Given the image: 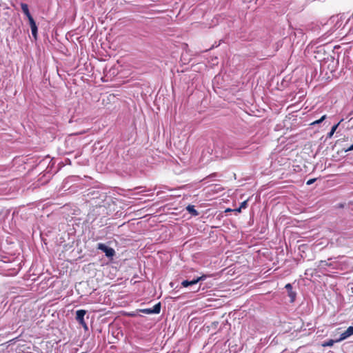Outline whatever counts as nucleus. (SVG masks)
Segmentation results:
<instances>
[{
	"mask_svg": "<svg viewBox=\"0 0 353 353\" xmlns=\"http://www.w3.org/2000/svg\"><path fill=\"white\" fill-rule=\"evenodd\" d=\"M86 314V311L84 310H79L76 312V320L78 321V323L82 325L83 329L85 331L88 330V327L87 325V323L85 322L84 316Z\"/></svg>",
	"mask_w": 353,
	"mask_h": 353,
	"instance_id": "1",
	"label": "nucleus"
},
{
	"mask_svg": "<svg viewBox=\"0 0 353 353\" xmlns=\"http://www.w3.org/2000/svg\"><path fill=\"white\" fill-rule=\"evenodd\" d=\"M207 278V276L205 274H203L201 276H196L194 277L192 280H185L183 281L181 283V285L184 288H187L188 286H193L194 285H196L199 281H204Z\"/></svg>",
	"mask_w": 353,
	"mask_h": 353,
	"instance_id": "2",
	"label": "nucleus"
},
{
	"mask_svg": "<svg viewBox=\"0 0 353 353\" xmlns=\"http://www.w3.org/2000/svg\"><path fill=\"white\" fill-rule=\"evenodd\" d=\"M97 249L103 251L107 257H113L115 254V251L113 248L107 246L104 243H99L97 245Z\"/></svg>",
	"mask_w": 353,
	"mask_h": 353,
	"instance_id": "3",
	"label": "nucleus"
},
{
	"mask_svg": "<svg viewBox=\"0 0 353 353\" xmlns=\"http://www.w3.org/2000/svg\"><path fill=\"white\" fill-rule=\"evenodd\" d=\"M140 312L146 314H159L161 312V303L155 304L152 308L141 309Z\"/></svg>",
	"mask_w": 353,
	"mask_h": 353,
	"instance_id": "4",
	"label": "nucleus"
},
{
	"mask_svg": "<svg viewBox=\"0 0 353 353\" xmlns=\"http://www.w3.org/2000/svg\"><path fill=\"white\" fill-rule=\"evenodd\" d=\"M330 23H334V30L338 29L342 26L343 22L341 21V17H339V16H333L330 19Z\"/></svg>",
	"mask_w": 353,
	"mask_h": 353,
	"instance_id": "5",
	"label": "nucleus"
},
{
	"mask_svg": "<svg viewBox=\"0 0 353 353\" xmlns=\"http://www.w3.org/2000/svg\"><path fill=\"white\" fill-rule=\"evenodd\" d=\"M21 8L23 14L28 17L29 22L32 21V19H34L29 11L28 6L26 3H22L21 4Z\"/></svg>",
	"mask_w": 353,
	"mask_h": 353,
	"instance_id": "6",
	"label": "nucleus"
},
{
	"mask_svg": "<svg viewBox=\"0 0 353 353\" xmlns=\"http://www.w3.org/2000/svg\"><path fill=\"white\" fill-rule=\"evenodd\" d=\"M286 290L288 292V296L290 297V302L292 303L294 301L296 298V292L292 291V286L290 283H288L285 285Z\"/></svg>",
	"mask_w": 353,
	"mask_h": 353,
	"instance_id": "7",
	"label": "nucleus"
},
{
	"mask_svg": "<svg viewBox=\"0 0 353 353\" xmlns=\"http://www.w3.org/2000/svg\"><path fill=\"white\" fill-rule=\"evenodd\" d=\"M29 23H30V26L32 34L33 37L34 38V39H37V31H38V28H37V24H36V23H35L34 19H32V21H30Z\"/></svg>",
	"mask_w": 353,
	"mask_h": 353,
	"instance_id": "8",
	"label": "nucleus"
},
{
	"mask_svg": "<svg viewBox=\"0 0 353 353\" xmlns=\"http://www.w3.org/2000/svg\"><path fill=\"white\" fill-rule=\"evenodd\" d=\"M187 211L192 214V216H197L199 214V212L197 210L194 208V205H189L186 207Z\"/></svg>",
	"mask_w": 353,
	"mask_h": 353,
	"instance_id": "9",
	"label": "nucleus"
},
{
	"mask_svg": "<svg viewBox=\"0 0 353 353\" xmlns=\"http://www.w3.org/2000/svg\"><path fill=\"white\" fill-rule=\"evenodd\" d=\"M330 260H332V259H328L327 261H320L319 267L323 268L325 266H333L334 268L335 266L334 265L329 263Z\"/></svg>",
	"mask_w": 353,
	"mask_h": 353,
	"instance_id": "10",
	"label": "nucleus"
},
{
	"mask_svg": "<svg viewBox=\"0 0 353 353\" xmlns=\"http://www.w3.org/2000/svg\"><path fill=\"white\" fill-rule=\"evenodd\" d=\"M340 123H341V121L339 122L338 123H336V125H334L332 127L331 130L328 132V134L327 135V138H331L333 136V134L336 132L337 128L339 127Z\"/></svg>",
	"mask_w": 353,
	"mask_h": 353,
	"instance_id": "11",
	"label": "nucleus"
},
{
	"mask_svg": "<svg viewBox=\"0 0 353 353\" xmlns=\"http://www.w3.org/2000/svg\"><path fill=\"white\" fill-rule=\"evenodd\" d=\"M350 336L347 334V332L345 331L344 332H343L339 339H336V342H341L345 339H346L347 338H348Z\"/></svg>",
	"mask_w": 353,
	"mask_h": 353,
	"instance_id": "12",
	"label": "nucleus"
},
{
	"mask_svg": "<svg viewBox=\"0 0 353 353\" xmlns=\"http://www.w3.org/2000/svg\"><path fill=\"white\" fill-rule=\"evenodd\" d=\"M334 343H337V342L336 341H334V340L329 339V340H327V341H325L323 344V346H324V347H326V346L331 347V346H332L334 345Z\"/></svg>",
	"mask_w": 353,
	"mask_h": 353,
	"instance_id": "13",
	"label": "nucleus"
},
{
	"mask_svg": "<svg viewBox=\"0 0 353 353\" xmlns=\"http://www.w3.org/2000/svg\"><path fill=\"white\" fill-rule=\"evenodd\" d=\"M325 118H326V115H323L319 119L311 123V125H314L316 124H319V123H322L325 119Z\"/></svg>",
	"mask_w": 353,
	"mask_h": 353,
	"instance_id": "14",
	"label": "nucleus"
},
{
	"mask_svg": "<svg viewBox=\"0 0 353 353\" xmlns=\"http://www.w3.org/2000/svg\"><path fill=\"white\" fill-rule=\"evenodd\" d=\"M345 332H347V334L350 336L353 334V326H350L346 330Z\"/></svg>",
	"mask_w": 353,
	"mask_h": 353,
	"instance_id": "15",
	"label": "nucleus"
},
{
	"mask_svg": "<svg viewBox=\"0 0 353 353\" xmlns=\"http://www.w3.org/2000/svg\"><path fill=\"white\" fill-rule=\"evenodd\" d=\"M248 201H244L240 204V208L245 209L247 208Z\"/></svg>",
	"mask_w": 353,
	"mask_h": 353,
	"instance_id": "16",
	"label": "nucleus"
},
{
	"mask_svg": "<svg viewBox=\"0 0 353 353\" xmlns=\"http://www.w3.org/2000/svg\"><path fill=\"white\" fill-rule=\"evenodd\" d=\"M315 181L316 179H311L307 181L306 184L308 185H312Z\"/></svg>",
	"mask_w": 353,
	"mask_h": 353,
	"instance_id": "17",
	"label": "nucleus"
},
{
	"mask_svg": "<svg viewBox=\"0 0 353 353\" xmlns=\"http://www.w3.org/2000/svg\"><path fill=\"white\" fill-rule=\"evenodd\" d=\"M353 150V144L351 145L347 149L345 150V152H349Z\"/></svg>",
	"mask_w": 353,
	"mask_h": 353,
	"instance_id": "18",
	"label": "nucleus"
},
{
	"mask_svg": "<svg viewBox=\"0 0 353 353\" xmlns=\"http://www.w3.org/2000/svg\"><path fill=\"white\" fill-rule=\"evenodd\" d=\"M242 208H240V207L235 210V211L240 212Z\"/></svg>",
	"mask_w": 353,
	"mask_h": 353,
	"instance_id": "19",
	"label": "nucleus"
},
{
	"mask_svg": "<svg viewBox=\"0 0 353 353\" xmlns=\"http://www.w3.org/2000/svg\"><path fill=\"white\" fill-rule=\"evenodd\" d=\"M81 353H86V352H81Z\"/></svg>",
	"mask_w": 353,
	"mask_h": 353,
	"instance_id": "20",
	"label": "nucleus"
}]
</instances>
